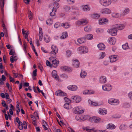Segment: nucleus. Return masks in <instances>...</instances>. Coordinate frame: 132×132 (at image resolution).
I'll use <instances>...</instances> for the list:
<instances>
[{
	"instance_id": "58",
	"label": "nucleus",
	"mask_w": 132,
	"mask_h": 132,
	"mask_svg": "<svg viewBox=\"0 0 132 132\" xmlns=\"http://www.w3.org/2000/svg\"><path fill=\"white\" fill-rule=\"evenodd\" d=\"M67 55L68 56H69L71 55V52L70 51H68L66 52Z\"/></svg>"
},
{
	"instance_id": "45",
	"label": "nucleus",
	"mask_w": 132,
	"mask_h": 132,
	"mask_svg": "<svg viewBox=\"0 0 132 132\" xmlns=\"http://www.w3.org/2000/svg\"><path fill=\"white\" fill-rule=\"evenodd\" d=\"M16 57V56L14 55H12L11 56L10 61L12 63L14 62V60L15 59Z\"/></svg>"
},
{
	"instance_id": "7",
	"label": "nucleus",
	"mask_w": 132,
	"mask_h": 132,
	"mask_svg": "<svg viewBox=\"0 0 132 132\" xmlns=\"http://www.w3.org/2000/svg\"><path fill=\"white\" fill-rule=\"evenodd\" d=\"M73 101L76 103H78L81 100V98L80 97L76 96H72L71 97Z\"/></svg>"
},
{
	"instance_id": "41",
	"label": "nucleus",
	"mask_w": 132,
	"mask_h": 132,
	"mask_svg": "<svg viewBox=\"0 0 132 132\" xmlns=\"http://www.w3.org/2000/svg\"><path fill=\"white\" fill-rule=\"evenodd\" d=\"M112 16L113 17L118 18L120 17V14L118 13H114L112 14Z\"/></svg>"
},
{
	"instance_id": "59",
	"label": "nucleus",
	"mask_w": 132,
	"mask_h": 132,
	"mask_svg": "<svg viewBox=\"0 0 132 132\" xmlns=\"http://www.w3.org/2000/svg\"><path fill=\"white\" fill-rule=\"evenodd\" d=\"M57 53L55 51H52L51 52V54L52 55V56H54L56 53Z\"/></svg>"
},
{
	"instance_id": "34",
	"label": "nucleus",
	"mask_w": 132,
	"mask_h": 132,
	"mask_svg": "<svg viewBox=\"0 0 132 132\" xmlns=\"http://www.w3.org/2000/svg\"><path fill=\"white\" fill-rule=\"evenodd\" d=\"M61 26L65 28H67L69 27V24L67 23H62Z\"/></svg>"
},
{
	"instance_id": "49",
	"label": "nucleus",
	"mask_w": 132,
	"mask_h": 132,
	"mask_svg": "<svg viewBox=\"0 0 132 132\" xmlns=\"http://www.w3.org/2000/svg\"><path fill=\"white\" fill-rule=\"evenodd\" d=\"M129 104L127 103H124L123 104V106L124 108H128L129 107Z\"/></svg>"
},
{
	"instance_id": "37",
	"label": "nucleus",
	"mask_w": 132,
	"mask_h": 132,
	"mask_svg": "<svg viewBox=\"0 0 132 132\" xmlns=\"http://www.w3.org/2000/svg\"><path fill=\"white\" fill-rule=\"evenodd\" d=\"M91 16L94 19L97 18L100 16V15L98 14H91Z\"/></svg>"
},
{
	"instance_id": "39",
	"label": "nucleus",
	"mask_w": 132,
	"mask_h": 132,
	"mask_svg": "<svg viewBox=\"0 0 132 132\" xmlns=\"http://www.w3.org/2000/svg\"><path fill=\"white\" fill-rule=\"evenodd\" d=\"M82 52H81L82 54L86 53L88 51V49L87 48H86V47H82Z\"/></svg>"
},
{
	"instance_id": "15",
	"label": "nucleus",
	"mask_w": 132,
	"mask_h": 132,
	"mask_svg": "<svg viewBox=\"0 0 132 132\" xmlns=\"http://www.w3.org/2000/svg\"><path fill=\"white\" fill-rule=\"evenodd\" d=\"M114 26L116 29H118L119 30L123 29L125 27L124 25L121 24H116L114 25Z\"/></svg>"
},
{
	"instance_id": "19",
	"label": "nucleus",
	"mask_w": 132,
	"mask_h": 132,
	"mask_svg": "<svg viewBox=\"0 0 132 132\" xmlns=\"http://www.w3.org/2000/svg\"><path fill=\"white\" fill-rule=\"evenodd\" d=\"M130 11L129 9L128 8H126L122 11V14L123 15H126L129 13Z\"/></svg>"
},
{
	"instance_id": "63",
	"label": "nucleus",
	"mask_w": 132,
	"mask_h": 132,
	"mask_svg": "<svg viewBox=\"0 0 132 132\" xmlns=\"http://www.w3.org/2000/svg\"><path fill=\"white\" fill-rule=\"evenodd\" d=\"M64 99L65 101L66 102H68L69 103H70L71 101L69 99L66 97H65L64 98Z\"/></svg>"
},
{
	"instance_id": "28",
	"label": "nucleus",
	"mask_w": 132,
	"mask_h": 132,
	"mask_svg": "<svg viewBox=\"0 0 132 132\" xmlns=\"http://www.w3.org/2000/svg\"><path fill=\"white\" fill-rule=\"evenodd\" d=\"M83 93L84 94H92L94 93V92L93 91L85 90L83 91Z\"/></svg>"
},
{
	"instance_id": "31",
	"label": "nucleus",
	"mask_w": 132,
	"mask_h": 132,
	"mask_svg": "<svg viewBox=\"0 0 132 132\" xmlns=\"http://www.w3.org/2000/svg\"><path fill=\"white\" fill-rule=\"evenodd\" d=\"M91 27L90 26H86L84 28V30L86 32H88L91 30Z\"/></svg>"
},
{
	"instance_id": "14",
	"label": "nucleus",
	"mask_w": 132,
	"mask_h": 132,
	"mask_svg": "<svg viewBox=\"0 0 132 132\" xmlns=\"http://www.w3.org/2000/svg\"><path fill=\"white\" fill-rule=\"evenodd\" d=\"M108 40L109 43L112 45L114 44L116 42V39L113 37L109 38Z\"/></svg>"
},
{
	"instance_id": "6",
	"label": "nucleus",
	"mask_w": 132,
	"mask_h": 132,
	"mask_svg": "<svg viewBox=\"0 0 132 132\" xmlns=\"http://www.w3.org/2000/svg\"><path fill=\"white\" fill-rule=\"evenodd\" d=\"M103 89L105 91H109L111 89V86L109 84H106L102 86Z\"/></svg>"
},
{
	"instance_id": "21",
	"label": "nucleus",
	"mask_w": 132,
	"mask_h": 132,
	"mask_svg": "<svg viewBox=\"0 0 132 132\" xmlns=\"http://www.w3.org/2000/svg\"><path fill=\"white\" fill-rule=\"evenodd\" d=\"M52 75L53 78H55L56 80H59V77L57 76L56 72L55 70H53L52 72Z\"/></svg>"
},
{
	"instance_id": "55",
	"label": "nucleus",
	"mask_w": 132,
	"mask_h": 132,
	"mask_svg": "<svg viewBox=\"0 0 132 132\" xmlns=\"http://www.w3.org/2000/svg\"><path fill=\"white\" fill-rule=\"evenodd\" d=\"M105 53L104 52H102L101 55L100 56V58L101 59H103L105 57Z\"/></svg>"
},
{
	"instance_id": "52",
	"label": "nucleus",
	"mask_w": 132,
	"mask_h": 132,
	"mask_svg": "<svg viewBox=\"0 0 132 132\" xmlns=\"http://www.w3.org/2000/svg\"><path fill=\"white\" fill-rule=\"evenodd\" d=\"M69 103H67L65 104L64 105V108L67 109H69Z\"/></svg>"
},
{
	"instance_id": "57",
	"label": "nucleus",
	"mask_w": 132,
	"mask_h": 132,
	"mask_svg": "<svg viewBox=\"0 0 132 132\" xmlns=\"http://www.w3.org/2000/svg\"><path fill=\"white\" fill-rule=\"evenodd\" d=\"M15 52L13 51V50L12 49H11L10 50L9 54L10 55H13L14 54Z\"/></svg>"
},
{
	"instance_id": "38",
	"label": "nucleus",
	"mask_w": 132,
	"mask_h": 132,
	"mask_svg": "<svg viewBox=\"0 0 132 132\" xmlns=\"http://www.w3.org/2000/svg\"><path fill=\"white\" fill-rule=\"evenodd\" d=\"M46 23L48 25H51L53 23L52 20L51 19H48L46 21Z\"/></svg>"
},
{
	"instance_id": "29",
	"label": "nucleus",
	"mask_w": 132,
	"mask_h": 132,
	"mask_svg": "<svg viewBox=\"0 0 132 132\" xmlns=\"http://www.w3.org/2000/svg\"><path fill=\"white\" fill-rule=\"evenodd\" d=\"M93 35L91 34H88L85 36V39L88 40H90L93 39Z\"/></svg>"
},
{
	"instance_id": "51",
	"label": "nucleus",
	"mask_w": 132,
	"mask_h": 132,
	"mask_svg": "<svg viewBox=\"0 0 132 132\" xmlns=\"http://www.w3.org/2000/svg\"><path fill=\"white\" fill-rule=\"evenodd\" d=\"M26 31H24V30L23 29H22V31L23 34V35H24L25 36H28L29 33H26Z\"/></svg>"
},
{
	"instance_id": "48",
	"label": "nucleus",
	"mask_w": 132,
	"mask_h": 132,
	"mask_svg": "<svg viewBox=\"0 0 132 132\" xmlns=\"http://www.w3.org/2000/svg\"><path fill=\"white\" fill-rule=\"evenodd\" d=\"M128 96L129 99L132 101V91L130 92L128 94Z\"/></svg>"
},
{
	"instance_id": "35",
	"label": "nucleus",
	"mask_w": 132,
	"mask_h": 132,
	"mask_svg": "<svg viewBox=\"0 0 132 132\" xmlns=\"http://www.w3.org/2000/svg\"><path fill=\"white\" fill-rule=\"evenodd\" d=\"M1 0V8L2 12L3 11V7L4 6V0Z\"/></svg>"
},
{
	"instance_id": "56",
	"label": "nucleus",
	"mask_w": 132,
	"mask_h": 132,
	"mask_svg": "<svg viewBox=\"0 0 132 132\" xmlns=\"http://www.w3.org/2000/svg\"><path fill=\"white\" fill-rule=\"evenodd\" d=\"M82 47L81 46L79 47L78 48V51H79V53L82 54L81 52H82Z\"/></svg>"
},
{
	"instance_id": "17",
	"label": "nucleus",
	"mask_w": 132,
	"mask_h": 132,
	"mask_svg": "<svg viewBox=\"0 0 132 132\" xmlns=\"http://www.w3.org/2000/svg\"><path fill=\"white\" fill-rule=\"evenodd\" d=\"M68 88L70 90L75 91L77 89V87L75 85H70L68 86Z\"/></svg>"
},
{
	"instance_id": "62",
	"label": "nucleus",
	"mask_w": 132,
	"mask_h": 132,
	"mask_svg": "<svg viewBox=\"0 0 132 132\" xmlns=\"http://www.w3.org/2000/svg\"><path fill=\"white\" fill-rule=\"evenodd\" d=\"M24 47L23 48V50L24 51H25L26 50V47L27 46L26 43H25L23 44Z\"/></svg>"
},
{
	"instance_id": "8",
	"label": "nucleus",
	"mask_w": 132,
	"mask_h": 132,
	"mask_svg": "<svg viewBox=\"0 0 132 132\" xmlns=\"http://www.w3.org/2000/svg\"><path fill=\"white\" fill-rule=\"evenodd\" d=\"M88 23L86 19H82L81 20L78 22L77 23V25H84Z\"/></svg>"
},
{
	"instance_id": "18",
	"label": "nucleus",
	"mask_w": 132,
	"mask_h": 132,
	"mask_svg": "<svg viewBox=\"0 0 132 132\" xmlns=\"http://www.w3.org/2000/svg\"><path fill=\"white\" fill-rule=\"evenodd\" d=\"M79 65V62L78 60H76L73 62V65L75 68H78Z\"/></svg>"
},
{
	"instance_id": "25",
	"label": "nucleus",
	"mask_w": 132,
	"mask_h": 132,
	"mask_svg": "<svg viewBox=\"0 0 132 132\" xmlns=\"http://www.w3.org/2000/svg\"><path fill=\"white\" fill-rule=\"evenodd\" d=\"M99 113L101 115H104L107 113V111L104 109H100L99 110Z\"/></svg>"
},
{
	"instance_id": "44",
	"label": "nucleus",
	"mask_w": 132,
	"mask_h": 132,
	"mask_svg": "<svg viewBox=\"0 0 132 132\" xmlns=\"http://www.w3.org/2000/svg\"><path fill=\"white\" fill-rule=\"evenodd\" d=\"M51 48L52 51H55L57 53L58 49L55 46L52 45L51 47Z\"/></svg>"
},
{
	"instance_id": "13",
	"label": "nucleus",
	"mask_w": 132,
	"mask_h": 132,
	"mask_svg": "<svg viewBox=\"0 0 132 132\" xmlns=\"http://www.w3.org/2000/svg\"><path fill=\"white\" fill-rule=\"evenodd\" d=\"M85 116H76V119L78 121H84L86 119Z\"/></svg>"
},
{
	"instance_id": "40",
	"label": "nucleus",
	"mask_w": 132,
	"mask_h": 132,
	"mask_svg": "<svg viewBox=\"0 0 132 132\" xmlns=\"http://www.w3.org/2000/svg\"><path fill=\"white\" fill-rule=\"evenodd\" d=\"M88 102L89 103H90V104L92 106H97L98 105L97 103L92 101L90 100H89Z\"/></svg>"
},
{
	"instance_id": "50",
	"label": "nucleus",
	"mask_w": 132,
	"mask_h": 132,
	"mask_svg": "<svg viewBox=\"0 0 132 132\" xmlns=\"http://www.w3.org/2000/svg\"><path fill=\"white\" fill-rule=\"evenodd\" d=\"M37 70L35 69L32 72V76H37Z\"/></svg>"
},
{
	"instance_id": "4",
	"label": "nucleus",
	"mask_w": 132,
	"mask_h": 132,
	"mask_svg": "<svg viewBox=\"0 0 132 132\" xmlns=\"http://www.w3.org/2000/svg\"><path fill=\"white\" fill-rule=\"evenodd\" d=\"M107 31L111 35L113 36H115L117 34V29L114 27V26L113 28L108 30Z\"/></svg>"
},
{
	"instance_id": "61",
	"label": "nucleus",
	"mask_w": 132,
	"mask_h": 132,
	"mask_svg": "<svg viewBox=\"0 0 132 132\" xmlns=\"http://www.w3.org/2000/svg\"><path fill=\"white\" fill-rule=\"evenodd\" d=\"M5 98L6 99H8L10 98L9 95L7 93H5Z\"/></svg>"
},
{
	"instance_id": "27",
	"label": "nucleus",
	"mask_w": 132,
	"mask_h": 132,
	"mask_svg": "<svg viewBox=\"0 0 132 132\" xmlns=\"http://www.w3.org/2000/svg\"><path fill=\"white\" fill-rule=\"evenodd\" d=\"M93 119L94 122L96 123H99L101 120L100 118L97 117H93Z\"/></svg>"
},
{
	"instance_id": "36",
	"label": "nucleus",
	"mask_w": 132,
	"mask_h": 132,
	"mask_svg": "<svg viewBox=\"0 0 132 132\" xmlns=\"http://www.w3.org/2000/svg\"><path fill=\"white\" fill-rule=\"evenodd\" d=\"M68 36L67 32H63L62 35L61 37L62 39H64L65 38Z\"/></svg>"
},
{
	"instance_id": "1",
	"label": "nucleus",
	"mask_w": 132,
	"mask_h": 132,
	"mask_svg": "<svg viewBox=\"0 0 132 132\" xmlns=\"http://www.w3.org/2000/svg\"><path fill=\"white\" fill-rule=\"evenodd\" d=\"M50 61L52 63V65L54 67H56L59 63V61L57 59L53 57H51L49 58Z\"/></svg>"
},
{
	"instance_id": "20",
	"label": "nucleus",
	"mask_w": 132,
	"mask_h": 132,
	"mask_svg": "<svg viewBox=\"0 0 132 132\" xmlns=\"http://www.w3.org/2000/svg\"><path fill=\"white\" fill-rule=\"evenodd\" d=\"M100 81L102 84L106 83V77L104 76H101L100 78Z\"/></svg>"
},
{
	"instance_id": "12",
	"label": "nucleus",
	"mask_w": 132,
	"mask_h": 132,
	"mask_svg": "<svg viewBox=\"0 0 132 132\" xmlns=\"http://www.w3.org/2000/svg\"><path fill=\"white\" fill-rule=\"evenodd\" d=\"M101 12L103 14H109L111 13V11L110 9L106 8L102 9Z\"/></svg>"
},
{
	"instance_id": "24",
	"label": "nucleus",
	"mask_w": 132,
	"mask_h": 132,
	"mask_svg": "<svg viewBox=\"0 0 132 132\" xmlns=\"http://www.w3.org/2000/svg\"><path fill=\"white\" fill-rule=\"evenodd\" d=\"M87 75V73L85 71L81 70L80 75V77L81 78H85Z\"/></svg>"
},
{
	"instance_id": "3",
	"label": "nucleus",
	"mask_w": 132,
	"mask_h": 132,
	"mask_svg": "<svg viewBox=\"0 0 132 132\" xmlns=\"http://www.w3.org/2000/svg\"><path fill=\"white\" fill-rule=\"evenodd\" d=\"M101 5L104 6H108L111 3V0H100V1Z\"/></svg>"
},
{
	"instance_id": "43",
	"label": "nucleus",
	"mask_w": 132,
	"mask_h": 132,
	"mask_svg": "<svg viewBox=\"0 0 132 132\" xmlns=\"http://www.w3.org/2000/svg\"><path fill=\"white\" fill-rule=\"evenodd\" d=\"M122 48L124 50H126L129 48V47L127 43L125 44L124 45H122Z\"/></svg>"
},
{
	"instance_id": "42",
	"label": "nucleus",
	"mask_w": 132,
	"mask_h": 132,
	"mask_svg": "<svg viewBox=\"0 0 132 132\" xmlns=\"http://www.w3.org/2000/svg\"><path fill=\"white\" fill-rule=\"evenodd\" d=\"M56 9H53L52 12H50V15L51 16H54L55 14V13L56 12Z\"/></svg>"
},
{
	"instance_id": "30",
	"label": "nucleus",
	"mask_w": 132,
	"mask_h": 132,
	"mask_svg": "<svg viewBox=\"0 0 132 132\" xmlns=\"http://www.w3.org/2000/svg\"><path fill=\"white\" fill-rule=\"evenodd\" d=\"M77 41L80 44L83 43L85 42V39L84 38H79L77 40Z\"/></svg>"
},
{
	"instance_id": "23",
	"label": "nucleus",
	"mask_w": 132,
	"mask_h": 132,
	"mask_svg": "<svg viewBox=\"0 0 132 132\" xmlns=\"http://www.w3.org/2000/svg\"><path fill=\"white\" fill-rule=\"evenodd\" d=\"M97 47L100 50H103L105 49V46L103 43H100L97 45Z\"/></svg>"
},
{
	"instance_id": "32",
	"label": "nucleus",
	"mask_w": 132,
	"mask_h": 132,
	"mask_svg": "<svg viewBox=\"0 0 132 132\" xmlns=\"http://www.w3.org/2000/svg\"><path fill=\"white\" fill-rule=\"evenodd\" d=\"M61 69L64 71H70L71 70V69L70 68H68L67 67L65 66L64 67H61Z\"/></svg>"
},
{
	"instance_id": "10",
	"label": "nucleus",
	"mask_w": 132,
	"mask_h": 132,
	"mask_svg": "<svg viewBox=\"0 0 132 132\" xmlns=\"http://www.w3.org/2000/svg\"><path fill=\"white\" fill-rule=\"evenodd\" d=\"M50 7L51 8H53V9H55L56 10L59 7V5L57 3L54 2L53 4L50 5Z\"/></svg>"
},
{
	"instance_id": "33",
	"label": "nucleus",
	"mask_w": 132,
	"mask_h": 132,
	"mask_svg": "<svg viewBox=\"0 0 132 132\" xmlns=\"http://www.w3.org/2000/svg\"><path fill=\"white\" fill-rule=\"evenodd\" d=\"M127 126L125 124H121L119 127V129L121 130H123L127 128Z\"/></svg>"
},
{
	"instance_id": "5",
	"label": "nucleus",
	"mask_w": 132,
	"mask_h": 132,
	"mask_svg": "<svg viewBox=\"0 0 132 132\" xmlns=\"http://www.w3.org/2000/svg\"><path fill=\"white\" fill-rule=\"evenodd\" d=\"M74 112L77 114H81L84 112V111L82 110L79 107H77L73 109Z\"/></svg>"
},
{
	"instance_id": "9",
	"label": "nucleus",
	"mask_w": 132,
	"mask_h": 132,
	"mask_svg": "<svg viewBox=\"0 0 132 132\" xmlns=\"http://www.w3.org/2000/svg\"><path fill=\"white\" fill-rule=\"evenodd\" d=\"M55 95L60 96H66L67 94L61 90H58L56 91L55 93Z\"/></svg>"
},
{
	"instance_id": "46",
	"label": "nucleus",
	"mask_w": 132,
	"mask_h": 132,
	"mask_svg": "<svg viewBox=\"0 0 132 132\" xmlns=\"http://www.w3.org/2000/svg\"><path fill=\"white\" fill-rule=\"evenodd\" d=\"M60 26V24L59 22H56L54 25V28H57Z\"/></svg>"
},
{
	"instance_id": "2",
	"label": "nucleus",
	"mask_w": 132,
	"mask_h": 132,
	"mask_svg": "<svg viewBox=\"0 0 132 132\" xmlns=\"http://www.w3.org/2000/svg\"><path fill=\"white\" fill-rule=\"evenodd\" d=\"M108 102L112 105H118L119 101V100L114 98H110L109 99Z\"/></svg>"
},
{
	"instance_id": "54",
	"label": "nucleus",
	"mask_w": 132,
	"mask_h": 132,
	"mask_svg": "<svg viewBox=\"0 0 132 132\" xmlns=\"http://www.w3.org/2000/svg\"><path fill=\"white\" fill-rule=\"evenodd\" d=\"M9 79H10V82H14L15 80L14 79L12 78L10 75H9Z\"/></svg>"
},
{
	"instance_id": "64",
	"label": "nucleus",
	"mask_w": 132,
	"mask_h": 132,
	"mask_svg": "<svg viewBox=\"0 0 132 132\" xmlns=\"http://www.w3.org/2000/svg\"><path fill=\"white\" fill-rule=\"evenodd\" d=\"M2 104L3 107H5L6 105L5 102L4 100L2 101Z\"/></svg>"
},
{
	"instance_id": "60",
	"label": "nucleus",
	"mask_w": 132,
	"mask_h": 132,
	"mask_svg": "<svg viewBox=\"0 0 132 132\" xmlns=\"http://www.w3.org/2000/svg\"><path fill=\"white\" fill-rule=\"evenodd\" d=\"M38 67L42 71H43V67L41 64H40L38 65Z\"/></svg>"
},
{
	"instance_id": "26",
	"label": "nucleus",
	"mask_w": 132,
	"mask_h": 132,
	"mask_svg": "<svg viewBox=\"0 0 132 132\" xmlns=\"http://www.w3.org/2000/svg\"><path fill=\"white\" fill-rule=\"evenodd\" d=\"M106 127L109 129H113L115 128L116 126L113 124L109 123L107 125Z\"/></svg>"
},
{
	"instance_id": "47",
	"label": "nucleus",
	"mask_w": 132,
	"mask_h": 132,
	"mask_svg": "<svg viewBox=\"0 0 132 132\" xmlns=\"http://www.w3.org/2000/svg\"><path fill=\"white\" fill-rule=\"evenodd\" d=\"M28 13L29 14L28 16L30 20H32V13L31 11L28 10Z\"/></svg>"
},
{
	"instance_id": "22",
	"label": "nucleus",
	"mask_w": 132,
	"mask_h": 132,
	"mask_svg": "<svg viewBox=\"0 0 132 132\" xmlns=\"http://www.w3.org/2000/svg\"><path fill=\"white\" fill-rule=\"evenodd\" d=\"M109 57L110 59V62H115L117 60V57L115 55H111Z\"/></svg>"
},
{
	"instance_id": "11",
	"label": "nucleus",
	"mask_w": 132,
	"mask_h": 132,
	"mask_svg": "<svg viewBox=\"0 0 132 132\" xmlns=\"http://www.w3.org/2000/svg\"><path fill=\"white\" fill-rule=\"evenodd\" d=\"M108 20L105 18H102L99 20V23L100 24H103L107 23Z\"/></svg>"
},
{
	"instance_id": "16",
	"label": "nucleus",
	"mask_w": 132,
	"mask_h": 132,
	"mask_svg": "<svg viewBox=\"0 0 132 132\" xmlns=\"http://www.w3.org/2000/svg\"><path fill=\"white\" fill-rule=\"evenodd\" d=\"M82 7L83 10L85 11H89L90 9V8L88 5H84Z\"/></svg>"
},
{
	"instance_id": "53",
	"label": "nucleus",
	"mask_w": 132,
	"mask_h": 132,
	"mask_svg": "<svg viewBox=\"0 0 132 132\" xmlns=\"http://www.w3.org/2000/svg\"><path fill=\"white\" fill-rule=\"evenodd\" d=\"M46 63L47 66H49L50 67H52V65L50 64V62L48 60H47L46 62Z\"/></svg>"
}]
</instances>
